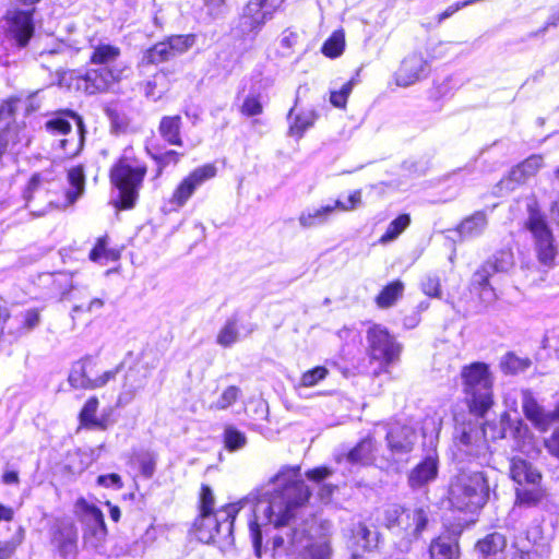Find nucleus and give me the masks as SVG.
<instances>
[{
  "mask_svg": "<svg viewBox=\"0 0 559 559\" xmlns=\"http://www.w3.org/2000/svg\"><path fill=\"white\" fill-rule=\"evenodd\" d=\"M239 340L238 318L231 316L219 330L216 342L223 347H230Z\"/></svg>",
  "mask_w": 559,
  "mask_h": 559,
  "instance_id": "37998d69",
  "label": "nucleus"
},
{
  "mask_svg": "<svg viewBox=\"0 0 559 559\" xmlns=\"http://www.w3.org/2000/svg\"><path fill=\"white\" fill-rule=\"evenodd\" d=\"M298 34L290 29H285L280 38L277 55L282 57H289L294 52V47L298 43Z\"/></svg>",
  "mask_w": 559,
  "mask_h": 559,
  "instance_id": "4d7b16f0",
  "label": "nucleus"
},
{
  "mask_svg": "<svg viewBox=\"0 0 559 559\" xmlns=\"http://www.w3.org/2000/svg\"><path fill=\"white\" fill-rule=\"evenodd\" d=\"M407 509L400 504H389L383 510V525L395 534H402V527L407 526Z\"/></svg>",
  "mask_w": 559,
  "mask_h": 559,
  "instance_id": "72a5a7b5",
  "label": "nucleus"
},
{
  "mask_svg": "<svg viewBox=\"0 0 559 559\" xmlns=\"http://www.w3.org/2000/svg\"><path fill=\"white\" fill-rule=\"evenodd\" d=\"M439 473V459L436 452L427 454L407 475V484L413 490L421 489L435 481Z\"/></svg>",
  "mask_w": 559,
  "mask_h": 559,
  "instance_id": "5701e85b",
  "label": "nucleus"
},
{
  "mask_svg": "<svg viewBox=\"0 0 559 559\" xmlns=\"http://www.w3.org/2000/svg\"><path fill=\"white\" fill-rule=\"evenodd\" d=\"M174 74L175 71H166L165 69H162L159 72L154 74L152 79L145 83V96L154 102L160 99L169 90L171 76H174Z\"/></svg>",
  "mask_w": 559,
  "mask_h": 559,
  "instance_id": "473e14b6",
  "label": "nucleus"
},
{
  "mask_svg": "<svg viewBox=\"0 0 559 559\" xmlns=\"http://www.w3.org/2000/svg\"><path fill=\"white\" fill-rule=\"evenodd\" d=\"M135 460L140 466L141 474L145 478H151L156 469L157 454L153 451L143 450L135 454Z\"/></svg>",
  "mask_w": 559,
  "mask_h": 559,
  "instance_id": "3c124183",
  "label": "nucleus"
},
{
  "mask_svg": "<svg viewBox=\"0 0 559 559\" xmlns=\"http://www.w3.org/2000/svg\"><path fill=\"white\" fill-rule=\"evenodd\" d=\"M98 400L95 396L90 397L80 412V421L84 427L106 429L105 424L96 418Z\"/></svg>",
  "mask_w": 559,
  "mask_h": 559,
  "instance_id": "79ce46f5",
  "label": "nucleus"
},
{
  "mask_svg": "<svg viewBox=\"0 0 559 559\" xmlns=\"http://www.w3.org/2000/svg\"><path fill=\"white\" fill-rule=\"evenodd\" d=\"M241 390L236 385L227 386L221 396L211 405L212 409L224 411L231 406L240 396Z\"/></svg>",
  "mask_w": 559,
  "mask_h": 559,
  "instance_id": "603ef678",
  "label": "nucleus"
},
{
  "mask_svg": "<svg viewBox=\"0 0 559 559\" xmlns=\"http://www.w3.org/2000/svg\"><path fill=\"white\" fill-rule=\"evenodd\" d=\"M546 499V490L542 483L515 487V504L521 508H535Z\"/></svg>",
  "mask_w": 559,
  "mask_h": 559,
  "instance_id": "c756f323",
  "label": "nucleus"
},
{
  "mask_svg": "<svg viewBox=\"0 0 559 559\" xmlns=\"http://www.w3.org/2000/svg\"><path fill=\"white\" fill-rule=\"evenodd\" d=\"M156 528L153 525H150L141 538L129 545L123 554L132 557L143 556L146 548L150 547L156 540Z\"/></svg>",
  "mask_w": 559,
  "mask_h": 559,
  "instance_id": "49530a36",
  "label": "nucleus"
},
{
  "mask_svg": "<svg viewBox=\"0 0 559 559\" xmlns=\"http://www.w3.org/2000/svg\"><path fill=\"white\" fill-rule=\"evenodd\" d=\"M456 447L464 455L488 464L490 459L489 445L486 439V427L476 424H463L456 428Z\"/></svg>",
  "mask_w": 559,
  "mask_h": 559,
  "instance_id": "f8f14e48",
  "label": "nucleus"
},
{
  "mask_svg": "<svg viewBox=\"0 0 559 559\" xmlns=\"http://www.w3.org/2000/svg\"><path fill=\"white\" fill-rule=\"evenodd\" d=\"M488 226V216L485 211H476L465 217L456 227V233L462 240L480 237Z\"/></svg>",
  "mask_w": 559,
  "mask_h": 559,
  "instance_id": "bb28decb",
  "label": "nucleus"
},
{
  "mask_svg": "<svg viewBox=\"0 0 559 559\" xmlns=\"http://www.w3.org/2000/svg\"><path fill=\"white\" fill-rule=\"evenodd\" d=\"M463 391L469 412L483 417L492 406V379L489 367L476 361L464 366L461 371Z\"/></svg>",
  "mask_w": 559,
  "mask_h": 559,
  "instance_id": "39448f33",
  "label": "nucleus"
},
{
  "mask_svg": "<svg viewBox=\"0 0 559 559\" xmlns=\"http://www.w3.org/2000/svg\"><path fill=\"white\" fill-rule=\"evenodd\" d=\"M345 46L344 34L342 32H334L332 36L323 44L322 52L330 58L338 57Z\"/></svg>",
  "mask_w": 559,
  "mask_h": 559,
  "instance_id": "864d4df0",
  "label": "nucleus"
},
{
  "mask_svg": "<svg viewBox=\"0 0 559 559\" xmlns=\"http://www.w3.org/2000/svg\"><path fill=\"white\" fill-rule=\"evenodd\" d=\"M16 110V100H4L0 104V122L7 124L5 128L13 129L11 123L14 122V115Z\"/></svg>",
  "mask_w": 559,
  "mask_h": 559,
  "instance_id": "680f3d73",
  "label": "nucleus"
},
{
  "mask_svg": "<svg viewBox=\"0 0 559 559\" xmlns=\"http://www.w3.org/2000/svg\"><path fill=\"white\" fill-rule=\"evenodd\" d=\"M39 285L50 297L64 296L72 287V275L64 272L46 273L39 276Z\"/></svg>",
  "mask_w": 559,
  "mask_h": 559,
  "instance_id": "a878e982",
  "label": "nucleus"
},
{
  "mask_svg": "<svg viewBox=\"0 0 559 559\" xmlns=\"http://www.w3.org/2000/svg\"><path fill=\"white\" fill-rule=\"evenodd\" d=\"M68 180L70 189L67 190L66 197L69 204H73L84 192L85 175L82 166L72 167L68 171Z\"/></svg>",
  "mask_w": 559,
  "mask_h": 559,
  "instance_id": "ea45409f",
  "label": "nucleus"
},
{
  "mask_svg": "<svg viewBox=\"0 0 559 559\" xmlns=\"http://www.w3.org/2000/svg\"><path fill=\"white\" fill-rule=\"evenodd\" d=\"M310 497V490L301 478L300 467L282 469L269 484L257 492L250 493L237 503L226 504L217 511H203L194 523L200 542L217 544L219 547L234 543V521L247 506L249 530L254 552L261 556V525H281L292 507Z\"/></svg>",
  "mask_w": 559,
  "mask_h": 559,
  "instance_id": "f257e3e1",
  "label": "nucleus"
},
{
  "mask_svg": "<svg viewBox=\"0 0 559 559\" xmlns=\"http://www.w3.org/2000/svg\"><path fill=\"white\" fill-rule=\"evenodd\" d=\"M146 171L147 167L143 162L129 156L120 157L111 167L110 180L118 190V198L115 201L117 209L130 210L134 207Z\"/></svg>",
  "mask_w": 559,
  "mask_h": 559,
  "instance_id": "20e7f679",
  "label": "nucleus"
},
{
  "mask_svg": "<svg viewBox=\"0 0 559 559\" xmlns=\"http://www.w3.org/2000/svg\"><path fill=\"white\" fill-rule=\"evenodd\" d=\"M46 194H48V190L45 187L41 175L34 174L23 191V199L26 202V206L32 209V203L36 198H40Z\"/></svg>",
  "mask_w": 559,
  "mask_h": 559,
  "instance_id": "de8ad7c7",
  "label": "nucleus"
},
{
  "mask_svg": "<svg viewBox=\"0 0 559 559\" xmlns=\"http://www.w3.org/2000/svg\"><path fill=\"white\" fill-rule=\"evenodd\" d=\"M40 321V311L37 308H28L11 314L7 308L0 307V337L13 343L32 332Z\"/></svg>",
  "mask_w": 559,
  "mask_h": 559,
  "instance_id": "9d476101",
  "label": "nucleus"
},
{
  "mask_svg": "<svg viewBox=\"0 0 559 559\" xmlns=\"http://www.w3.org/2000/svg\"><path fill=\"white\" fill-rule=\"evenodd\" d=\"M418 440V433L414 426L400 421L386 426L385 441L393 456L411 453Z\"/></svg>",
  "mask_w": 559,
  "mask_h": 559,
  "instance_id": "a211bd4d",
  "label": "nucleus"
},
{
  "mask_svg": "<svg viewBox=\"0 0 559 559\" xmlns=\"http://www.w3.org/2000/svg\"><path fill=\"white\" fill-rule=\"evenodd\" d=\"M148 154L157 164L158 174H160L165 167L169 165H176L180 160V157L183 155L174 150H168L165 152H152L148 150Z\"/></svg>",
  "mask_w": 559,
  "mask_h": 559,
  "instance_id": "6e6d98bb",
  "label": "nucleus"
},
{
  "mask_svg": "<svg viewBox=\"0 0 559 559\" xmlns=\"http://www.w3.org/2000/svg\"><path fill=\"white\" fill-rule=\"evenodd\" d=\"M368 355L381 367L395 364L401 355L402 345L381 325H372L367 331Z\"/></svg>",
  "mask_w": 559,
  "mask_h": 559,
  "instance_id": "9b49d317",
  "label": "nucleus"
},
{
  "mask_svg": "<svg viewBox=\"0 0 559 559\" xmlns=\"http://www.w3.org/2000/svg\"><path fill=\"white\" fill-rule=\"evenodd\" d=\"M51 545L62 559H74L78 554V528L70 519L57 520L50 530Z\"/></svg>",
  "mask_w": 559,
  "mask_h": 559,
  "instance_id": "6ab92c4d",
  "label": "nucleus"
},
{
  "mask_svg": "<svg viewBox=\"0 0 559 559\" xmlns=\"http://www.w3.org/2000/svg\"><path fill=\"white\" fill-rule=\"evenodd\" d=\"M361 203V192L359 190L354 191L349 194L347 202H342L336 200L333 204L335 209H340L342 211H349L356 209Z\"/></svg>",
  "mask_w": 559,
  "mask_h": 559,
  "instance_id": "0e129e2a",
  "label": "nucleus"
},
{
  "mask_svg": "<svg viewBox=\"0 0 559 559\" xmlns=\"http://www.w3.org/2000/svg\"><path fill=\"white\" fill-rule=\"evenodd\" d=\"M121 50L117 46L102 44L94 48L91 56V63L98 67H112L115 64H126L120 61Z\"/></svg>",
  "mask_w": 559,
  "mask_h": 559,
  "instance_id": "c9c22d12",
  "label": "nucleus"
},
{
  "mask_svg": "<svg viewBox=\"0 0 559 559\" xmlns=\"http://www.w3.org/2000/svg\"><path fill=\"white\" fill-rule=\"evenodd\" d=\"M76 508L81 513L80 520L84 525V544L102 554L107 536L103 512L94 504L87 503L84 499H80L76 502Z\"/></svg>",
  "mask_w": 559,
  "mask_h": 559,
  "instance_id": "ddd939ff",
  "label": "nucleus"
},
{
  "mask_svg": "<svg viewBox=\"0 0 559 559\" xmlns=\"http://www.w3.org/2000/svg\"><path fill=\"white\" fill-rule=\"evenodd\" d=\"M295 107L288 112V120H293L289 126V134L301 138L304 132L313 126L317 114L314 110H305L294 117Z\"/></svg>",
  "mask_w": 559,
  "mask_h": 559,
  "instance_id": "4c0bfd02",
  "label": "nucleus"
},
{
  "mask_svg": "<svg viewBox=\"0 0 559 559\" xmlns=\"http://www.w3.org/2000/svg\"><path fill=\"white\" fill-rule=\"evenodd\" d=\"M356 84H357V80L355 78H353L348 82L343 84L341 90L331 91L330 103L336 108H345L346 104H347V99Z\"/></svg>",
  "mask_w": 559,
  "mask_h": 559,
  "instance_id": "5fc2aeb1",
  "label": "nucleus"
},
{
  "mask_svg": "<svg viewBox=\"0 0 559 559\" xmlns=\"http://www.w3.org/2000/svg\"><path fill=\"white\" fill-rule=\"evenodd\" d=\"M511 250H499L488 258L473 274L472 285L480 289L483 300L491 302L496 299L495 289L489 283L496 273H506L513 266Z\"/></svg>",
  "mask_w": 559,
  "mask_h": 559,
  "instance_id": "1a4fd4ad",
  "label": "nucleus"
},
{
  "mask_svg": "<svg viewBox=\"0 0 559 559\" xmlns=\"http://www.w3.org/2000/svg\"><path fill=\"white\" fill-rule=\"evenodd\" d=\"M197 43V35H171L143 52V64H158L175 59L191 49Z\"/></svg>",
  "mask_w": 559,
  "mask_h": 559,
  "instance_id": "4468645a",
  "label": "nucleus"
},
{
  "mask_svg": "<svg viewBox=\"0 0 559 559\" xmlns=\"http://www.w3.org/2000/svg\"><path fill=\"white\" fill-rule=\"evenodd\" d=\"M203 2L211 17L217 19L224 15L225 0H203Z\"/></svg>",
  "mask_w": 559,
  "mask_h": 559,
  "instance_id": "338daca9",
  "label": "nucleus"
},
{
  "mask_svg": "<svg viewBox=\"0 0 559 559\" xmlns=\"http://www.w3.org/2000/svg\"><path fill=\"white\" fill-rule=\"evenodd\" d=\"M510 476L516 484L515 487H525L542 483L540 472L528 461L512 459L510 462Z\"/></svg>",
  "mask_w": 559,
  "mask_h": 559,
  "instance_id": "393cba45",
  "label": "nucleus"
},
{
  "mask_svg": "<svg viewBox=\"0 0 559 559\" xmlns=\"http://www.w3.org/2000/svg\"><path fill=\"white\" fill-rule=\"evenodd\" d=\"M527 212L525 227L533 236L537 259L543 265L551 267L558 254L552 231L535 202L527 204Z\"/></svg>",
  "mask_w": 559,
  "mask_h": 559,
  "instance_id": "0eeeda50",
  "label": "nucleus"
},
{
  "mask_svg": "<svg viewBox=\"0 0 559 559\" xmlns=\"http://www.w3.org/2000/svg\"><path fill=\"white\" fill-rule=\"evenodd\" d=\"M285 0H249L243 7L235 33L253 41L265 23L273 19Z\"/></svg>",
  "mask_w": 559,
  "mask_h": 559,
  "instance_id": "6e6552de",
  "label": "nucleus"
},
{
  "mask_svg": "<svg viewBox=\"0 0 559 559\" xmlns=\"http://www.w3.org/2000/svg\"><path fill=\"white\" fill-rule=\"evenodd\" d=\"M490 491L485 471L462 469L451 479L449 500L455 509L473 512L488 502Z\"/></svg>",
  "mask_w": 559,
  "mask_h": 559,
  "instance_id": "7ed1b4c3",
  "label": "nucleus"
},
{
  "mask_svg": "<svg viewBox=\"0 0 559 559\" xmlns=\"http://www.w3.org/2000/svg\"><path fill=\"white\" fill-rule=\"evenodd\" d=\"M72 121L76 126V133L58 142V146L67 157L76 156L83 148L86 131L82 117L72 110H64L56 114L45 122V129L50 134L66 135L71 133Z\"/></svg>",
  "mask_w": 559,
  "mask_h": 559,
  "instance_id": "423d86ee",
  "label": "nucleus"
},
{
  "mask_svg": "<svg viewBox=\"0 0 559 559\" xmlns=\"http://www.w3.org/2000/svg\"><path fill=\"white\" fill-rule=\"evenodd\" d=\"M421 290L432 298H441V284L439 276L427 274L421 281Z\"/></svg>",
  "mask_w": 559,
  "mask_h": 559,
  "instance_id": "bf43d9fd",
  "label": "nucleus"
},
{
  "mask_svg": "<svg viewBox=\"0 0 559 559\" xmlns=\"http://www.w3.org/2000/svg\"><path fill=\"white\" fill-rule=\"evenodd\" d=\"M404 284L401 281H394L386 285L377 296L376 301L380 308H389L402 296Z\"/></svg>",
  "mask_w": 559,
  "mask_h": 559,
  "instance_id": "a18cd8bd",
  "label": "nucleus"
},
{
  "mask_svg": "<svg viewBox=\"0 0 559 559\" xmlns=\"http://www.w3.org/2000/svg\"><path fill=\"white\" fill-rule=\"evenodd\" d=\"M499 366L504 374L516 376L525 372L532 366V360L528 357H519L513 352H509L501 357Z\"/></svg>",
  "mask_w": 559,
  "mask_h": 559,
  "instance_id": "58836bf2",
  "label": "nucleus"
},
{
  "mask_svg": "<svg viewBox=\"0 0 559 559\" xmlns=\"http://www.w3.org/2000/svg\"><path fill=\"white\" fill-rule=\"evenodd\" d=\"M329 371L325 367H316L306 371L300 379V386L310 388L317 385L320 381L324 380Z\"/></svg>",
  "mask_w": 559,
  "mask_h": 559,
  "instance_id": "13d9d810",
  "label": "nucleus"
},
{
  "mask_svg": "<svg viewBox=\"0 0 559 559\" xmlns=\"http://www.w3.org/2000/svg\"><path fill=\"white\" fill-rule=\"evenodd\" d=\"M181 117L176 116H164L158 126V133L160 138L169 145L181 146Z\"/></svg>",
  "mask_w": 559,
  "mask_h": 559,
  "instance_id": "2f4dec72",
  "label": "nucleus"
},
{
  "mask_svg": "<svg viewBox=\"0 0 559 559\" xmlns=\"http://www.w3.org/2000/svg\"><path fill=\"white\" fill-rule=\"evenodd\" d=\"M334 210L335 206L329 204L313 211L302 212L299 216V224L304 228H312L322 225Z\"/></svg>",
  "mask_w": 559,
  "mask_h": 559,
  "instance_id": "a19ab883",
  "label": "nucleus"
},
{
  "mask_svg": "<svg viewBox=\"0 0 559 559\" xmlns=\"http://www.w3.org/2000/svg\"><path fill=\"white\" fill-rule=\"evenodd\" d=\"M376 445L372 438L367 437L359 441L346 454L337 457L340 464H349L352 466H369L374 461Z\"/></svg>",
  "mask_w": 559,
  "mask_h": 559,
  "instance_id": "b1692460",
  "label": "nucleus"
},
{
  "mask_svg": "<svg viewBox=\"0 0 559 559\" xmlns=\"http://www.w3.org/2000/svg\"><path fill=\"white\" fill-rule=\"evenodd\" d=\"M127 70V64L90 69L79 79L78 86L90 95L103 93L108 91L112 84L120 81Z\"/></svg>",
  "mask_w": 559,
  "mask_h": 559,
  "instance_id": "dca6fc26",
  "label": "nucleus"
},
{
  "mask_svg": "<svg viewBox=\"0 0 559 559\" xmlns=\"http://www.w3.org/2000/svg\"><path fill=\"white\" fill-rule=\"evenodd\" d=\"M240 111L242 115L248 117L261 115L263 111V106L260 95H248L242 103Z\"/></svg>",
  "mask_w": 559,
  "mask_h": 559,
  "instance_id": "052dcab7",
  "label": "nucleus"
},
{
  "mask_svg": "<svg viewBox=\"0 0 559 559\" xmlns=\"http://www.w3.org/2000/svg\"><path fill=\"white\" fill-rule=\"evenodd\" d=\"M217 168L214 164H205L195 168L187 177H185L175 189L169 204L173 210L182 207L192 197L194 191L207 180L216 176Z\"/></svg>",
  "mask_w": 559,
  "mask_h": 559,
  "instance_id": "f3484780",
  "label": "nucleus"
},
{
  "mask_svg": "<svg viewBox=\"0 0 559 559\" xmlns=\"http://www.w3.org/2000/svg\"><path fill=\"white\" fill-rule=\"evenodd\" d=\"M39 1L40 0H17L20 4L28 9H15L7 13L8 35L10 38L14 39L19 47H25L34 35V5Z\"/></svg>",
  "mask_w": 559,
  "mask_h": 559,
  "instance_id": "2eb2a0df",
  "label": "nucleus"
},
{
  "mask_svg": "<svg viewBox=\"0 0 559 559\" xmlns=\"http://www.w3.org/2000/svg\"><path fill=\"white\" fill-rule=\"evenodd\" d=\"M411 224V217L408 214H401L393 219L385 233L380 238V243H388L395 240Z\"/></svg>",
  "mask_w": 559,
  "mask_h": 559,
  "instance_id": "09e8293b",
  "label": "nucleus"
},
{
  "mask_svg": "<svg viewBox=\"0 0 559 559\" xmlns=\"http://www.w3.org/2000/svg\"><path fill=\"white\" fill-rule=\"evenodd\" d=\"M352 538L357 546L367 551L377 549L380 544V533L376 528H369L365 523H357L353 527Z\"/></svg>",
  "mask_w": 559,
  "mask_h": 559,
  "instance_id": "f704fd0d",
  "label": "nucleus"
},
{
  "mask_svg": "<svg viewBox=\"0 0 559 559\" xmlns=\"http://www.w3.org/2000/svg\"><path fill=\"white\" fill-rule=\"evenodd\" d=\"M224 447L229 452H236L243 449L247 444L245 432L233 425H226L223 432Z\"/></svg>",
  "mask_w": 559,
  "mask_h": 559,
  "instance_id": "c03bdc74",
  "label": "nucleus"
},
{
  "mask_svg": "<svg viewBox=\"0 0 559 559\" xmlns=\"http://www.w3.org/2000/svg\"><path fill=\"white\" fill-rule=\"evenodd\" d=\"M145 376L140 370L129 369L124 376L122 390L118 396V406L130 404L138 392L145 386Z\"/></svg>",
  "mask_w": 559,
  "mask_h": 559,
  "instance_id": "cd10ccee",
  "label": "nucleus"
},
{
  "mask_svg": "<svg viewBox=\"0 0 559 559\" xmlns=\"http://www.w3.org/2000/svg\"><path fill=\"white\" fill-rule=\"evenodd\" d=\"M521 403L525 417L540 431L548 430L556 420H559V403L554 411H546L531 390H522Z\"/></svg>",
  "mask_w": 559,
  "mask_h": 559,
  "instance_id": "aec40b11",
  "label": "nucleus"
},
{
  "mask_svg": "<svg viewBox=\"0 0 559 559\" xmlns=\"http://www.w3.org/2000/svg\"><path fill=\"white\" fill-rule=\"evenodd\" d=\"M507 547V538L499 532L487 534L483 539L476 544V549L484 556H496L504 550Z\"/></svg>",
  "mask_w": 559,
  "mask_h": 559,
  "instance_id": "e433bc0d",
  "label": "nucleus"
},
{
  "mask_svg": "<svg viewBox=\"0 0 559 559\" xmlns=\"http://www.w3.org/2000/svg\"><path fill=\"white\" fill-rule=\"evenodd\" d=\"M309 497L292 507L281 525H274L280 532L272 537L273 556L296 555L295 559H332V547L328 539L311 540L309 523H297L294 519L298 507L307 502Z\"/></svg>",
  "mask_w": 559,
  "mask_h": 559,
  "instance_id": "f03ea898",
  "label": "nucleus"
},
{
  "mask_svg": "<svg viewBox=\"0 0 559 559\" xmlns=\"http://www.w3.org/2000/svg\"><path fill=\"white\" fill-rule=\"evenodd\" d=\"M528 178V175L524 173V169L519 164L510 170L507 177L499 181L498 186L501 190L504 189L510 192L513 191L519 185L524 183Z\"/></svg>",
  "mask_w": 559,
  "mask_h": 559,
  "instance_id": "8fccbe9b",
  "label": "nucleus"
},
{
  "mask_svg": "<svg viewBox=\"0 0 559 559\" xmlns=\"http://www.w3.org/2000/svg\"><path fill=\"white\" fill-rule=\"evenodd\" d=\"M91 364L90 358H84L76 361L71 369L69 374V383L74 389L94 390L104 386L108 381L115 379L117 373L120 371L121 366L119 365L116 369L105 371L102 376L92 379L88 376L87 367Z\"/></svg>",
  "mask_w": 559,
  "mask_h": 559,
  "instance_id": "4be33fe9",
  "label": "nucleus"
},
{
  "mask_svg": "<svg viewBox=\"0 0 559 559\" xmlns=\"http://www.w3.org/2000/svg\"><path fill=\"white\" fill-rule=\"evenodd\" d=\"M107 239L106 237H100L97 239L95 247L90 252V259L94 262L99 261L102 258L107 257Z\"/></svg>",
  "mask_w": 559,
  "mask_h": 559,
  "instance_id": "774afa93",
  "label": "nucleus"
},
{
  "mask_svg": "<svg viewBox=\"0 0 559 559\" xmlns=\"http://www.w3.org/2000/svg\"><path fill=\"white\" fill-rule=\"evenodd\" d=\"M430 73V64L419 52L409 53L405 57L399 70L395 72V83L402 87H408L424 79Z\"/></svg>",
  "mask_w": 559,
  "mask_h": 559,
  "instance_id": "412c9836",
  "label": "nucleus"
},
{
  "mask_svg": "<svg viewBox=\"0 0 559 559\" xmlns=\"http://www.w3.org/2000/svg\"><path fill=\"white\" fill-rule=\"evenodd\" d=\"M521 167L528 177L534 176L543 166V157L540 155H532L522 163Z\"/></svg>",
  "mask_w": 559,
  "mask_h": 559,
  "instance_id": "e2e57ef3",
  "label": "nucleus"
},
{
  "mask_svg": "<svg viewBox=\"0 0 559 559\" xmlns=\"http://www.w3.org/2000/svg\"><path fill=\"white\" fill-rule=\"evenodd\" d=\"M429 555L430 559H459V544L450 535L439 536L431 540Z\"/></svg>",
  "mask_w": 559,
  "mask_h": 559,
  "instance_id": "c85d7f7f",
  "label": "nucleus"
},
{
  "mask_svg": "<svg viewBox=\"0 0 559 559\" xmlns=\"http://www.w3.org/2000/svg\"><path fill=\"white\" fill-rule=\"evenodd\" d=\"M200 503H201L200 504V512L213 511L214 495H213L212 489L209 486H206V485H203L202 488H201Z\"/></svg>",
  "mask_w": 559,
  "mask_h": 559,
  "instance_id": "69168bd1",
  "label": "nucleus"
},
{
  "mask_svg": "<svg viewBox=\"0 0 559 559\" xmlns=\"http://www.w3.org/2000/svg\"><path fill=\"white\" fill-rule=\"evenodd\" d=\"M407 526L402 527V534L411 542L419 538L428 524V512L424 508L407 509Z\"/></svg>",
  "mask_w": 559,
  "mask_h": 559,
  "instance_id": "7c9ffc66",
  "label": "nucleus"
}]
</instances>
